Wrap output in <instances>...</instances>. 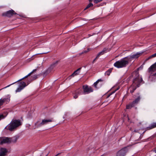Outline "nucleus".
<instances>
[{"label":"nucleus","mask_w":156,"mask_h":156,"mask_svg":"<svg viewBox=\"0 0 156 156\" xmlns=\"http://www.w3.org/2000/svg\"><path fill=\"white\" fill-rule=\"evenodd\" d=\"M22 124V122L20 119H12L10 122V131L16 130Z\"/></svg>","instance_id":"nucleus-1"},{"label":"nucleus","mask_w":156,"mask_h":156,"mask_svg":"<svg viewBox=\"0 0 156 156\" xmlns=\"http://www.w3.org/2000/svg\"><path fill=\"white\" fill-rule=\"evenodd\" d=\"M53 121H54L53 118L43 119L41 122H40L38 120L35 123V127L34 128V129L41 127L44 125L48 124L49 122H51Z\"/></svg>","instance_id":"nucleus-2"},{"label":"nucleus","mask_w":156,"mask_h":156,"mask_svg":"<svg viewBox=\"0 0 156 156\" xmlns=\"http://www.w3.org/2000/svg\"><path fill=\"white\" fill-rule=\"evenodd\" d=\"M135 76L133 80V85H135L136 87H139L141 82L144 83V82L143 81L142 78H140L139 75L138 73H135Z\"/></svg>","instance_id":"nucleus-3"},{"label":"nucleus","mask_w":156,"mask_h":156,"mask_svg":"<svg viewBox=\"0 0 156 156\" xmlns=\"http://www.w3.org/2000/svg\"><path fill=\"white\" fill-rule=\"evenodd\" d=\"M129 63L128 60H124L123 59L116 61L114 64L115 67L118 68H122L126 67Z\"/></svg>","instance_id":"nucleus-4"},{"label":"nucleus","mask_w":156,"mask_h":156,"mask_svg":"<svg viewBox=\"0 0 156 156\" xmlns=\"http://www.w3.org/2000/svg\"><path fill=\"white\" fill-rule=\"evenodd\" d=\"M131 146V145H129L122 148L117 152L116 156H125Z\"/></svg>","instance_id":"nucleus-5"},{"label":"nucleus","mask_w":156,"mask_h":156,"mask_svg":"<svg viewBox=\"0 0 156 156\" xmlns=\"http://www.w3.org/2000/svg\"><path fill=\"white\" fill-rule=\"evenodd\" d=\"M138 96L132 102L130 103L129 105H126V109H131L132 108L134 107L138 104L140 101L141 97L139 93L137 94Z\"/></svg>","instance_id":"nucleus-6"},{"label":"nucleus","mask_w":156,"mask_h":156,"mask_svg":"<svg viewBox=\"0 0 156 156\" xmlns=\"http://www.w3.org/2000/svg\"><path fill=\"white\" fill-rule=\"evenodd\" d=\"M21 81L22 80L18 82H20L19 83V87L16 90V92H20V91L21 90H23L25 87L27 86V85L30 83V82H29V81L28 80V81H27V85L26 83L25 82Z\"/></svg>","instance_id":"nucleus-7"},{"label":"nucleus","mask_w":156,"mask_h":156,"mask_svg":"<svg viewBox=\"0 0 156 156\" xmlns=\"http://www.w3.org/2000/svg\"><path fill=\"white\" fill-rule=\"evenodd\" d=\"M82 89L83 90V94H88L93 91L92 88L86 84L83 85Z\"/></svg>","instance_id":"nucleus-8"},{"label":"nucleus","mask_w":156,"mask_h":156,"mask_svg":"<svg viewBox=\"0 0 156 156\" xmlns=\"http://www.w3.org/2000/svg\"><path fill=\"white\" fill-rule=\"evenodd\" d=\"M10 142V138L6 137H0V144L2 145Z\"/></svg>","instance_id":"nucleus-9"},{"label":"nucleus","mask_w":156,"mask_h":156,"mask_svg":"<svg viewBox=\"0 0 156 156\" xmlns=\"http://www.w3.org/2000/svg\"><path fill=\"white\" fill-rule=\"evenodd\" d=\"M37 70V69H34L31 72H30V73L29 74H28L26 76H25V77H24L22 78V79H21L16 81V82H14V83H12L11 84H10V86L16 82H18V81H20L21 80H23V79H26V78H27L28 76H30L31 75L32 73H34L35 72H36Z\"/></svg>","instance_id":"nucleus-10"},{"label":"nucleus","mask_w":156,"mask_h":156,"mask_svg":"<svg viewBox=\"0 0 156 156\" xmlns=\"http://www.w3.org/2000/svg\"><path fill=\"white\" fill-rule=\"evenodd\" d=\"M13 16H15L16 19V18L21 19V18H20L18 16V14L16 13L13 10L11 9L10 10V19H12Z\"/></svg>","instance_id":"nucleus-11"},{"label":"nucleus","mask_w":156,"mask_h":156,"mask_svg":"<svg viewBox=\"0 0 156 156\" xmlns=\"http://www.w3.org/2000/svg\"><path fill=\"white\" fill-rule=\"evenodd\" d=\"M155 127H156V122H153L151 124L149 125V126L145 128V130L143 132V133H145L146 131L147 130H150Z\"/></svg>","instance_id":"nucleus-12"},{"label":"nucleus","mask_w":156,"mask_h":156,"mask_svg":"<svg viewBox=\"0 0 156 156\" xmlns=\"http://www.w3.org/2000/svg\"><path fill=\"white\" fill-rule=\"evenodd\" d=\"M19 136L17 135L12 138H10V144L16 143L17 140L19 139Z\"/></svg>","instance_id":"nucleus-13"},{"label":"nucleus","mask_w":156,"mask_h":156,"mask_svg":"<svg viewBox=\"0 0 156 156\" xmlns=\"http://www.w3.org/2000/svg\"><path fill=\"white\" fill-rule=\"evenodd\" d=\"M7 152V150L5 148H1L0 149V156H5Z\"/></svg>","instance_id":"nucleus-14"},{"label":"nucleus","mask_w":156,"mask_h":156,"mask_svg":"<svg viewBox=\"0 0 156 156\" xmlns=\"http://www.w3.org/2000/svg\"><path fill=\"white\" fill-rule=\"evenodd\" d=\"M156 69V62L151 65L148 69L149 72H154Z\"/></svg>","instance_id":"nucleus-15"},{"label":"nucleus","mask_w":156,"mask_h":156,"mask_svg":"<svg viewBox=\"0 0 156 156\" xmlns=\"http://www.w3.org/2000/svg\"><path fill=\"white\" fill-rule=\"evenodd\" d=\"M142 52H137L136 54H134L132 55H130V58L132 59L134 58H137L140 56V55H142Z\"/></svg>","instance_id":"nucleus-16"},{"label":"nucleus","mask_w":156,"mask_h":156,"mask_svg":"<svg viewBox=\"0 0 156 156\" xmlns=\"http://www.w3.org/2000/svg\"><path fill=\"white\" fill-rule=\"evenodd\" d=\"M58 62L59 61H57L55 62H53L51 64L50 67L49 68L51 70L57 65Z\"/></svg>","instance_id":"nucleus-17"},{"label":"nucleus","mask_w":156,"mask_h":156,"mask_svg":"<svg viewBox=\"0 0 156 156\" xmlns=\"http://www.w3.org/2000/svg\"><path fill=\"white\" fill-rule=\"evenodd\" d=\"M42 74H39L37 75H34L33 76H31V81L37 79L38 77L41 76Z\"/></svg>","instance_id":"nucleus-18"},{"label":"nucleus","mask_w":156,"mask_h":156,"mask_svg":"<svg viewBox=\"0 0 156 156\" xmlns=\"http://www.w3.org/2000/svg\"><path fill=\"white\" fill-rule=\"evenodd\" d=\"M51 70L49 68H48L43 73H41L42 74L41 75H43V76H46L50 72Z\"/></svg>","instance_id":"nucleus-19"},{"label":"nucleus","mask_w":156,"mask_h":156,"mask_svg":"<svg viewBox=\"0 0 156 156\" xmlns=\"http://www.w3.org/2000/svg\"><path fill=\"white\" fill-rule=\"evenodd\" d=\"M75 92H76V94H78V95L83 94V90H82V89H79L77 90Z\"/></svg>","instance_id":"nucleus-20"},{"label":"nucleus","mask_w":156,"mask_h":156,"mask_svg":"<svg viewBox=\"0 0 156 156\" xmlns=\"http://www.w3.org/2000/svg\"><path fill=\"white\" fill-rule=\"evenodd\" d=\"M107 50V49H106V48H104L103 49V50L102 51L99 52L98 54V55H97V56H98V57H99L100 55H102L104 54L105 52H106Z\"/></svg>","instance_id":"nucleus-21"},{"label":"nucleus","mask_w":156,"mask_h":156,"mask_svg":"<svg viewBox=\"0 0 156 156\" xmlns=\"http://www.w3.org/2000/svg\"><path fill=\"white\" fill-rule=\"evenodd\" d=\"M103 81V80L101 79H99L98 80L95 82L93 86L94 87L98 89V88L97 87V85L98 84V83H99V82H102Z\"/></svg>","instance_id":"nucleus-22"},{"label":"nucleus","mask_w":156,"mask_h":156,"mask_svg":"<svg viewBox=\"0 0 156 156\" xmlns=\"http://www.w3.org/2000/svg\"><path fill=\"white\" fill-rule=\"evenodd\" d=\"M131 87L132 88V90H131L130 91L131 93H133L134 92V91L136 89L137 87L136 86H135V85H131Z\"/></svg>","instance_id":"nucleus-23"},{"label":"nucleus","mask_w":156,"mask_h":156,"mask_svg":"<svg viewBox=\"0 0 156 156\" xmlns=\"http://www.w3.org/2000/svg\"><path fill=\"white\" fill-rule=\"evenodd\" d=\"M113 69L112 68H111V69H109L105 73V75H108V76H109L110 73L112 72V70Z\"/></svg>","instance_id":"nucleus-24"},{"label":"nucleus","mask_w":156,"mask_h":156,"mask_svg":"<svg viewBox=\"0 0 156 156\" xmlns=\"http://www.w3.org/2000/svg\"><path fill=\"white\" fill-rule=\"evenodd\" d=\"M2 15L3 16L9 17L10 16V10L3 13Z\"/></svg>","instance_id":"nucleus-25"},{"label":"nucleus","mask_w":156,"mask_h":156,"mask_svg":"<svg viewBox=\"0 0 156 156\" xmlns=\"http://www.w3.org/2000/svg\"><path fill=\"white\" fill-rule=\"evenodd\" d=\"M81 67L78 68V69L75 71L74 72H75V75H76L79 74L80 71L81 69Z\"/></svg>","instance_id":"nucleus-26"},{"label":"nucleus","mask_w":156,"mask_h":156,"mask_svg":"<svg viewBox=\"0 0 156 156\" xmlns=\"http://www.w3.org/2000/svg\"><path fill=\"white\" fill-rule=\"evenodd\" d=\"M6 130H10V124H9L6 126L5 127L4 129V131H5Z\"/></svg>","instance_id":"nucleus-27"},{"label":"nucleus","mask_w":156,"mask_h":156,"mask_svg":"<svg viewBox=\"0 0 156 156\" xmlns=\"http://www.w3.org/2000/svg\"><path fill=\"white\" fill-rule=\"evenodd\" d=\"M130 56H128L126 57L123 58L122 59H124V60H128L129 62V61L130 60V59H131L130 58Z\"/></svg>","instance_id":"nucleus-28"},{"label":"nucleus","mask_w":156,"mask_h":156,"mask_svg":"<svg viewBox=\"0 0 156 156\" xmlns=\"http://www.w3.org/2000/svg\"><path fill=\"white\" fill-rule=\"evenodd\" d=\"M87 50H84L82 52L80 53L79 54V55H81L82 54H83V53H87L89 50V49L87 48Z\"/></svg>","instance_id":"nucleus-29"},{"label":"nucleus","mask_w":156,"mask_h":156,"mask_svg":"<svg viewBox=\"0 0 156 156\" xmlns=\"http://www.w3.org/2000/svg\"><path fill=\"white\" fill-rule=\"evenodd\" d=\"M93 6V4L91 3H90L88 4L86 6V7L88 9L89 7Z\"/></svg>","instance_id":"nucleus-30"},{"label":"nucleus","mask_w":156,"mask_h":156,"mask_svg":"<svg viewBox=\"0 0 156 156\" xmlns=\"http://www.w3.org/2000/svg\"><path fill=\"white\" fill-rule=\"evenodd\" d=\"M5 116H4L3 114H1L0 115V120L4 118L5 117Z\"/></svg>","instance_id":"nucleus-31"},{"label":"nucleus","mask_w":156,"mask_h":156,"mask_svg":"<svg viewBox=\"0 0 156 156\" xmlns=\"http://www.w3.org/2000/svg\"><path fill=\"white\" fill-rule=\"evenodd\" d=\"M119 89V88H117V89H116V90L113 91L110 94H109L107 97V98L109 97L111 95H112V94H113L114 93L116 90H118Z\"/></svg>","instance_id":"nucleus-32"},{"label":"nucleus","mask_w":156,"mask_h":156,"mask_svg":"<svg viewBox=\"0 0 156 156\" xmlns=\"http://www.w3.org/2000/svg\"><path fill=\"white\" fill-rule=\"evenodd\" d=\"M101 1V0H94V2L95 3H97Z\"/></svg>","instance_id":"nucleus-33"},{"label":"nucleus","mask_w":156,"mask_h":156,"mask_svg":"<svg viewBox=\"0 0 156 156\" xmlns=\"http://www.w3.org/2000/svg\"><path fill=\"white\" fill-rule=\"evenodd\" d=\"M78 94H76V92H75V95L73 96V98L75 99H76L78 97Z\"/></svg>","instance_id":"nucleus-34"},{"label":"nucleus","mask_w":156,"mask_h":156,"mask_svg":"<svg viewBox=\"0 0 156 156\" xmlns=\"http://www.w3.org/2000/svg\"><path fill=\"white\" fill-rule=\"evenodd\" d=\"M18 16H20V17H22L23 18H26L25 15H20L18 14Z\"/></svg>","instance_id":"nucleus-35"},{"label":"nucleus","mask_w":156,"mask_h":156,"mask_svg":"<svg viewBox=\"0 0 156 156\" xmlns=\"http://www.w3.org/2000/svg\"><path fill=\"white\" fill-rule=\"evenodd\" d=\"M99 57H98L97 56H96V58L94 59V60H93V61H92V63H93L95 61V60L98 58Z\"/></svg>","instance_id":"nucleus-36"},{"label":"nucleus","mask_w":156,"mask_h":156,"mask_svg":"<svg viewBox=\"0 0 156 156\" xmlns=\"http://www.w3.org/2000/svg\"><path fill=\"white\" fill-rule=\"evenodd\" d=\"M75 72H74L73 73V74H72L69 77H71V76H72V77H73L74 76H76V75H75Z\"/></svg>","instance_id":"nucleus-37"},{"label":"nucleus","mask_w":156,"mask_h":156,"mask_svg":"<svg viewBox=\"0 0 156 156\" xmlns=\"http://www.w3.org/2000/svg\"><path fill=\"white\" fill-rule=\"evenodd\" d=\"M151 57H155L156 56V53L151 55Z\"/></svg>","instance_id":"nucleus-38"},{"label":"nucleus","mask_w":156,"mask_h":156,"mask_svg":"<svg viewBox=\"0 0 156 156\" xmlns=\"http://www.w3.org/2000/svg\"><path fill=\"white\" fill-rule=\"evenodd\" d=\"M156 136L155 135H153L152 136H151L150 138H151V139L153 138H154Z\"/></svg>","instance_id":"nucleus-39"},{"label":"nucleus","mask_w":156,"mask_h":156,"mask_svg":"<svg viewBox=\"0 0 156 156\" xmlns=\"http://www.w3.org/2000/svg\"><path fill=\"white\" fill-rule=\"evenodd\" d=\"M153 76H156V73L153 74Z\"/></svg>","instance_id":"nucleus-40"},{"label":"nucleus","mask_w":156,"mask_h":156,"mask_svg":"<svg viewBox=\"0 0 156 156\" xmlns=\"http://www.w3.org/2000/svg\"><path fill=\"white\" fill-rule=\"evenodd\" d=\"M61 153H58L56 155H55V156H58Z\"/></svg>","instance_id":"nucleus-41"},{"label":"nucleus","mask_w":156,"mask_h":156,"mask_svg":"<svg viewBox=\"0 0 156 156\" xmlns=\"http://www.w3.org/2000/svg\"><path fill=\"white\" fill-rule=\"evenodd\" d=\"M138 131V130H136V129H135L134 130V132H137Z\"/></svg>","instance_id":"nucleus-42"},{"label":"nucleus","mask_w":156,"mask_h":156,"mask_svg":"<svg viewBox=\"0 0 156 156\" xmlns=\"http://www.w3.org/2000/svg\"><path fill=\"white\" fill-rule=\"evenodd\" d=\"M50 152L49 151L47 154H46V155H45V156H48V154H49V153H50Z\"/></svg>","instance_id":"nucleus-43"},{"label":"nucleus","mask_w":156,"mask_h":156,"mask_svg":"<svg viewBox=\"0 0 156 156\" xmlns=\"http://www.w3.org/2000/svg\"><path fill=\"white\" fill-rule=\"evenodd\" d=\"M104 4V3H101V4L100 5H100V6H102V5H103V4Z\"/></svg>","instance_id":"nucleus-44"},{"label":"nucleus","mask_w":156,"mask_h":156,"mask_svg":"<svg viewBox=\"0 0 156 156\" xmlns=\"http://www.w3.org/2000/svg\"><path fill=\"white\" fill-rule=\"evenodd\" d=\"M154 151L156 153V147L155 148V149H154Z\"/></svg>","instance_id":"nucleus-45"},{"label":"nucleus","mask_w":156,"mask_h":156,"mask_svg":"<svg viewBox=\"0 0 156 156\" xmlns=\"http://www.w3.org/2000/svg\"><path fill=\"white\" fill-rule=\"evenodd\" d=\"M88 8L86 7L84 9V10H85L87 9Z\"/></svg>","instance_id":"nucleus-46"},{"label":"nucleus","mask_w":156,"mask_h":156,"mask_svg":"<svg viewBox=\"0 0 156 156\" xmlns=\"http://www.w3.org/2000/svg\"><path fill=\"white\" fill-rule=\"evenodd\" d=\"M92 1L93 0H89V1L90 2H92Z\"/></svg>","instance_id":"nucleus-47"},{"label":"nucleus","mask_w":156,"mask_h":156,"mask_svg":"<svg viewBox=\"0 0 156 156\" xmlns=\"http://www.w3.org/2000/svg\"><path fill=\"white\" fill-rule=\"evenodd\" d=\"M48 53V52L43 53H41L40 54H46V53Z\"/></svg>","instance_id":"nucleus-48"},{"label":"nucleus","mask_w":156,"mask_h":156,"mask_svg":"<svg viewBox=\"0 0 156 156\" xmlns=\"http://www.w3.org/2000/svg\"><path fill=\"white\" fill-rule=\"evenodd\" d=\"M153 57H151V55L149 57V58H151Z\"/></svg>","instance_id":"nucleus-49"},{"label":"nucleus","mask_w":156,"mask_h":156,"mask_svg":"<svg viewBox=\"0 0 156 156\" xmlns=\"http://www.w3.org/2000/svg\"><path fill=\"white\" fill-rule=\"evenodd\" d=\"M9 86H10V85H8L6 87H5V88H6V87H9Z\"/></svg>","instance_id":"nucleus-50"},{"label":"nucleus","mask_w":156,"mask_h":156,"mask_svg":"<svg viewBox=\"0 0 156 156\" xmlns=\"http://www.w3.org/2000/svg\"><path fill=\"white\" fill-rule=\"evenodd\" d=\"M122 138V137H121V138H120L119 140V141Z\"/></svg>","instance_id":"nucleus-51"},{"label":"nucleus","mask_w":156,"mask_h":156,"mask_svg":"<svg viewBox=\"0 0 156 156\" xmlns=\"http://www.w3.org/2000/svg\"><path fill=\"white\" fill-rule=\"evenodd\" d=\"M9 100V99H8V100ZM8 101V102H9V101H7V102Z\"/></svg>","instance_id":"nucleus-52"},{"label":"nucleus","mask_w":156,"mask_h":156,"mask_svg":"<svg viewBox=\"0 0 156 156\" xmlns=\"http://www.w3.org/2000/svg\"><path fill=\"white\" fill-rule=\"evenodd\" d=\"M85 20H87V19H85Z\"/></svg>","instance_id":"nucleus-53"},{"label":"nucleus","mask_w":156,"mask_h":156,"mask_svg":"<svg viewBox=\"0 0 156 156\" xmlns=\"http://www.w3.org/2000/svg\"><path fill=\"white\" fill-rule=\"evenodd\" d=\"M101 1H102L103 0H101Z\"/></svg>","instance_id":"nucleus-54"}]
</instances>
